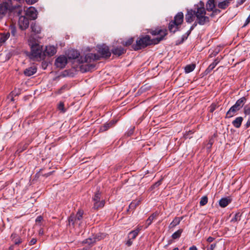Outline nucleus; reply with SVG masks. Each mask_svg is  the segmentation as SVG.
<instances>
[{
  "instance_id": "f257e3e1",
  "label": "nucleus",
  "mask_w": 250,
  "mask_h": 250,
  "mask_svg": "<svg viewBox=\"0 0 250 250\" xmlns=\"http://www.w3.org/2000/svg\"><path fill=\"white\" fill-rule=\"evenodd\" d=\"M149 33L153 36L159 35L160 37L151 39L148 35L140 36L137 39L136 43L131 46L134 50L137 51L145 48L147 46L158 44L164 40V37L167 34V31L166 29L157 27L155 29L150 30Z\"/></svg>"
},
{
  "instance_id": "f03ea898",
  "label": "nucleus",
  "mask_w": 250,
  "mask_h": 250,
  "mask_svg": "<svg viewBox=\"0 0 250 250\" xmlns=\"http://www.w3.org/2000/svg\"><path fill=\"white\" fill-rule=\"evenodd\" d=\"M206 11L204 2L200 1L195 5L194 9L188 10L186 14L185 20L188 23L192 22L196 18L198 23L201 25L205 24L209 21V18L206 16Z\"/></svg>"
},
{
  "instance_id": "7ed1b4c3",
  "label": "nucleus",
  "mask_w": 250,
  "mask_h": 250,
  "mask_svg": "<svg viewBox=\"0 0 250 250\" xmlns=\"http://www.w3.org/2000/svg\"><path fill=\"white\" fill-rule=\"evenodd\" d=\"M98 54L95 53H88L83 58L81 57V62H91L92 61L99 60L100 58H108L111 56V52L109 51L108 46L105 44L97 46Z\"/></svg>"
},
{
  "instance_id": "20e7f679",
  "label": "nucleus",
  "mask_w": 250,
  "mask_h": 250,
  "mask_svg": "<svg viewBox=\"0 0 250 250\" xmlns=\"http://www.w3.org/2000/svg\"><path fill=\"white\" fill-rule=\"evenodd\" d=\"M19 7V5H13L12 0H5L0 3V20L6 15L8 11L11 12Z\"/></svg>"
},
{
  "instance_id": "39448f33",
  "label": "nucleus",
  "mask_w": 250,
  "mask_h": 250,
  "mask_svg": "<svg viewBox=\"0 0 250 250\" xmlns=\"http://www.w3.org/2000/svg\"><path fill=\"white\" fill-rule=\"evenodd\" d=\"M31 56L32 57L38 60L44 59L45 53H43L42 46L38 43L33 44L31 47Z\"/></svg>"
},
{
  "instance_id": "423d86ee",
  "label": "nucleus",
  "mask_w": 250,
  "mask_h": 250,
  "mask_svg": "<svg viewBox=\"0 0 250 250\" xmlns=\"http://www.w3.org/2000/svg\"><path fill=\"white\" fill-rule=\"evenodd\" d=\"M101 194L99 190L96 192L92 198L93 202V209L98 210L103 208L105 204L104 200L101 199Z\"/></svg>"
},
{
  "instance_id": "0eeeda50",
  "label": "nucleus",
  "mask_w": 250,
  "mask_h": 250,
  "mask_svg": "<svg viewBox=\"0 0 250 250\" xmlns=\"http://www.w3.org/2000/svg\"><path fill=\"white\" fill-rule=\"evenodd\" d=\"M83 215V211L82 210H79L76 214H71L68 218L69 225L71 224L73 227L76 225L80 226L82 223Z\"/></svg>"
},
{
  "instance_id": "6e6552de",
  "label": "nucleus",
  "mask_w": 250,
  "mask_h": 250,
  "mask_svg": "<svg viewBox=\"0 0 250 250\" xmlns=\"http://www.w3.org/2000/svg\"><path fill=\"white\" fill-rule=\"evenodd\" d=\"M67 63L66 57L64 56H60L56 59L55 64L57 67L62 69L65 66Z\"/></svg>"
},
{
  "instance_id": "1a4fd4ad",
  "label": "nucleus",
  "mask_w": 250,
  "mask_h": 250,
  "mask_svg": "<svg viewBox=\"0 0 250 250\" xmlns=\"http://www.w3.org/2000/svg\"><path fill=\"white\" fill-rule=\"evenodd\" d=\"M18 23L20 28L22 30H24L29 26V20L25 16H21L19 17Z\"/></svg>"
},
{
  "instance_id": "9d476101",
  "label": "nucleus",
  "mask_w": 250,
  "mask_h": 250,
  "mask_svg": "<svg viewBox=\"0 0 250 250\" xmlns=\"http://www.w3.org/2000/svg\"><path fill=\"white\" fill-rule=\"evenodd\" d=\"M246 99L245 97H242L238 100L235 104L232 106L229 109H240L243 107L246 102Z\"/></svg>"
},
{
  "instance_id": "9b49d317",
  "label": "nucleus",
  "mask_w": 250,
  "mask_h": 250,
  "mask_svg": "<svg viewBox=\"0 0 250 250\" xmlns=\"http://www.w3.org/2000/svg\"><path fill=\"white\" fill-rule=\"evenodd\" d=\"M126 49L121 46L114 47L111 49V53L119 57L126 52Z\"/></svg>"
},
{
  "instance_id": "f8f14e48",
  "label": "nucleus",
  "mask_w": 250,
  "mask_h": 250,
  "mask_svg": "<svg viewBox=\"0 0 250 250\" xmlns=\"http://www.w3.org/2000/svg\"><path fill=\"white\" fill-rule=\"evenodd\" d=\"M57 52V48L53 45L46 46L45 50L43 51L45 53V56L46 55L49 56H52L55 55Z\"/></svg>"
},
{
  "instance_id": "ddd939ff",
  "label": "nucleus",
  "mask_w": 250,
  "mask_h": 250,
  "mask_svg": "<svg viewBox=\"0 0 250 250\" xmlns=\"http://www.w3.org/2000/svg\"><path fill=\"white\" fill-rule=\"evenodd\" d=\"M26 14L33 20L36 19L37 17V10L33 7H30L27 10Z\"/></svg>"
},
{
  "instance_id": "4468645a",
  "label": "nucleus",
  "mask_w": 250,
  "mask_h": 250,
  "mask_svg": "<svg viewBox=\"0 0 250 250\" xmlns=\"http://www.w3.org/2000/svg\"><path fill=\"white\" fill-rule=\"evenodd\" d=\"M183 216L180 217H175L173 220V221L169 225V229H173L176 226L180 224V222L183 220Z\"/></svg>"
},
{
  "instance_id": "2eb2a0df",
  "label": "nucleus",
  "mask_w": 250,
  "mask_h": 250,
  "mask_svg": "<svg viewBox=\"0 0 250 250\" xmlns=\"http://www.w3.org/2000/svg\"><path fill=\"white\" fill-rule=\"evenodd\" d=\"M11 240L14 243V245H19L22 242V239L16 233H13L11 235Z\"/></svg>"
},
{
  "instance_id": "dca6fc26",
  "label": "nucleus",
  "mask_w": 250,
  "mask_h": 250,
  "mask_svg": "<svg viewBox=\"0 0 250 250\" xmlns=\"http://www.w3.org/2000/svg\"><path fill=\"white\" fill-rule=\"evenodd\" d=\"M37 70L36 66H31L25 69L24 71V74L26 76H31L36 73Z\"/></svg>"
},
{
  "instance_id": "f3484780",
  "label": "nucleus",
  "mask_w": 250,
  "mask_h": 250,
  "mask_svg": "<svg viewBox=\"0 0 250 250\" xmlns=\"http://www.w3.org/2000/svg\"><path fill=\"white\" fill-rule=\"evenodd\" d=\"M10 33L9 32H4L0 33V46L6 41L10 37Z\"/></svg>"
},
{
  "instance_id": "a211bd4d",
  "label": "nucleus",
  "mask_w": 250,
  "mask_h": 250,
  "mask_svg": "<svg viewBox=\"0 0 250 250\" xmlns=\"http://www.w3.org/2000/svg\"><path fill=\"white\" fill-rule=\"evenodd\" d=\"M220 60L218 59V58H217L214 62L211 63L208 67L206 69L205 71L206 74H208L217 65V64L219 62Z\"/></svg>"
},
{
  "instance_id": "6ab92c4d",
  "label": "nucleus",
  "mask_w": 250,
  "mask_h": 250,
  "mask_svg": "<svg viewBox=\"0 0 250 250\" xmlns=\"http://www.w3.org/2000/svg\"><path fill=\"white\" fill-rule=\"evenodd\" d=\"M67 56L69 59H76L80 56V53L76 50L72 49L68 51Z\"/></svg>"
},
{
  "instance_id": "aec40b11",
  "label": "nucleus",
  "mask_w": 250,
  "mask_h": 250,
  "mask_svg": "<svg viewBox=\"0 0 250 250\" xmlns=\"http://www.w3.org/2000/svg\"><path fill=\"white\" fill-rule=\"evenodd\" d=\"M179 25L175 21H171L168 25V29L170 32L175 33L179 29Z\"/></svg>"
},
{
  "instance_id": "412c9836",
  "label": "nucleus",
  "mask_w": 250,
  "mask_h": 250,
  "mask_svg": "<svg viewBox=\"0 0 250 250\" xmlns=\"http://www.w3.org/2000/svg\"><path fill=\"white\" fill-rule=\"evenodd\" d=\"M184 14L182 12H179L174 17L173 21H175V22L179 25H181L183 21Z\"/></svg>"
},
{
  "instance_id": "4be33fe9",
  "label": "nucleus",
  "mask_w": 250,
  "mask_h": 250,
  "mask_svg": "<svg viewBox=\"0 0 250 250\" xmlns=\"http://www.w3.org/2000/svg\"><path fill=\"white\" fill-rule=\"evenodd\" d=\"M116 123V121H111L109 123L104 124V125L101 127L100 131L104 132L107 130L109 128L113 126Z\"/></svg>"
},
{
  "instance_id": "5701e85b",
  "label": "nucleus",
  "mask_w": 250,
  "mask_h": 250,
  "mask_svg": "<svg viewBox=\"0 0 250 250\" xmlns=\"http://www.w3.org/2000/svg\"><path fill=\"white\" fill-rule=\"evenodd\" d=\"M158 213L157 212L153 213L146 220V227L147 228L152 222L153 220L157 218Z\"/></svg>"
},
{
  "instance_id": "b1692460",
  "label": "nucleus",
  "mask_w": 250,
  "mask_h": 250,
  "mask_svg": "<svg viewBox=\"0 0 250 250\" xmlns=\"http://www.w3.org/2000/svg\"><path fill=\"white\" fill-rule=\"evenodd\" d=\"M231 202V200L228 198H221L219 202V206L222 208H225L227 207Z\"/></svg>"
},
{
  "instance_id": "393cba45",
  "label": "nucleus",
  "mask_w": 250,
  "mask_h": 250,
  "mask_svg": "<svg viewBox=\"0 0 250 250\" xmlns=\"http://www.w3.org/2000/svg\"><path fill=\"white\" fill-rule=\"evenodd\" d=\"M141 229L139 228H138L137 229H135V230H132L130 231L128 234V238H130L131 239H135L137 236L138 235L139 231H140Z\"/></svg>"
},
{
  "instance_id": "a878e982",
  "label": "nucleus",
  "mask_w": 250,
  "mask_h": 250,
  "mask_svg": "<svg viewBox=\"0 0 250 250\" xmlns=\"http://www.w3.org/2000/svg\"><path fill=\"white\" fill-rule=\"evenodd\" d=\"M215 7V0H208L206 4V9L208 11H213Z\"/></svg>"
},
{
  "instance_id": "bb28decb",
  "label": "nucleus",
  "mask_w": 250,
  "mask_h": 250,
  "mask_svg": "<svg viewBox=\"0 0 250 250\" xmlns=\"http://www.w3.org/2000/svg\"><path fill=\"white\" fill-rule=\"evenodd\" d=\"M243 121V118L241 117H239L236 118L232 123L233 125L236 127L239 128L241 125L242 122Z\"/></svg>"
},
{
  "instance_id": "cd10ccee",
  "label": "nucleus",
  "mask_w": 250,
  "mask_h": 250,
  "mask_svg": "<svg viewBox=\"0 0 250 250\" xmlns=\"http://www.w3.org/2000/svg\"><path fill=\"white\" fill-rule=\"evenodd\" d=\"M141 200H135L133 201L129 206V209L131 210H134L141 203Z\"/></svg>"
},
{
  "instance_id": "c85d7f7f",
  "label": "nucleus",
  "mask_w": 250,
  "mask_h": 250,
  "mask_svg": "<svg viewBox=\"0 0 250 250\" xmlns=\"http://www.w3.org/2000/svg\"><path fill=\"white\" fill-rule=\"evenodd\" d=\"M31 28L32 29V31L36 34H39L41 31V27L39 25L36 24V23L31 24Z\"/></svg>"
},
{
  "instance_id": "c756f323",
  "label": "nucleus",
  "mask_w": 250,
  "mask_h": 250,
  "mask_svg": "<svg viewBox=\"0 0 250 250\" xmlns=\"http://www.w3.org/2000/svg\"><path fill=\"white\" fill-rule=\"evenodd\" d=\"M183 231V229H179L177 231H176L174 233H173L171 237L173 239L175 240L181 237V235Z\"/></svg>"
},
{
  "instance_id": "7c9ffc66",
  "label": "nucleus",
  "mask_w": 250,
  "mask_h": 250,
  "mask_svg": "<svg viewBox=\"0 0 250 250\" xmlns=\"http://www.w3.org/2000/svg\"><path fill=\"white\" fill-rule=\"evenodd\" d=\"M195 68V64H190L186 65L185 67V71L186 73L192 72Z\"/></svg>"
},
{
  "instance_id": "2f4dec72",
  "label": "nucleus",
  "mask_w": 250,
  "mask_h": 250,
  "mask_svg": "<svg viewBox=\"0 0 250 250\" xmlns=\"http://www.w3.org/2000/svg\"><path fill=\"white\" fill-rule=\"evenodd\" d=\"M229 4V2L228 0H224L218 3V6L219 8L225 9H226Z\"/></svg>"
},
{
  "instance_id": "473e14b6",
  "label": "nucleus",
  "mask_w": 250,
  "mask_h": 250,
  "mask_svg": "<svg viewBox=\"0 0 250 250\" xmlns=\"http://www.w3.org/2000/svg\"><path fill=\"white\" fill-rule=\"evenodd\" d=\"M134 42V38H130L128 39L126 41H123L121 43L125 46H129V45L132 44Z\"/></svg>"
},
{
  "instance_id": "72a5a7b5",
  "label": "nucleus",
  "mask_w": 250,
  "mask_h": 250,
  "mask_svg": "<svg viewBox=\"0 0 250 250\" xmlns=\"http://www.w3.org/2000/svg\"><path fill=\"white\" fill-rule=\"evenodd\" d=\"M241 214L240 213H236L230 220L231 223H236L240 220Z\"/></svg>"
},
{
  "instance_id": "f704fd0d",
  "label": "nucleus",
  "mask_w": 250,
  "mask_h": 250,
  "mask_svg": "<svg viewBox=\"0 0 250 250\" xmlns=\"http://www.w3.org/2000/svg\"><path fill=\"white\" fill-rule=\"evenodd\" d=\"M208 201V198L207 196H204L202 197L201 199V200L200 201V205L201 206H203L206 205Z\"/></svg>"
},
{
  "instance_id": "c9c22d12",
  "label": "nucleus",
  "mask_w": 250,
  "mask_h": 250,
  "mask_svg": "<svg viewBox=\"0 0 250 250\" xmlns=\"http://www.w3.org/2000/svg\"><path fill=\"white\" fill-rule=\"evenodd\" d=\"M96 239H97L98 240H100V239H99L98 238H94V239L89 238L86 239L84 241V243L86 244H88L89 245L92 244L96 242Z\"/></svg>"
},
{
  "instance_id": "e433bc0d",
  "label": "nucleus",
  "mask_w": 250,
  "mask_h": 250,
  "mask_svg": "<svg viewBox=\"0 0 250 250\" xmlns=\"http://www.w3.org/2000/svg\"><path fill=\"white\" fill-rule=\"evenodd\" d=\"M17 95V93H15L14 91H12L8 96L7 100L9 102H13L14 101V96Z\"/></svg>"
},
{
  "instance_id": "4c0bfd02",
  "label": "nucleus",
  "mask_w": 250,
  "mask_h": 250,
  "mask_svg": "<svg viewBox=\"0 0 250 250\" xmlns=\"http://www.w3.org/2000/svg\"><path fill=\"white\" fill-rule=\"evenodd\" d=\"M162 179H161L160 180H159L158 181H157V182H156L154 184H153V185H152L150 187V188L151 190L158 187L160 185H161L162 184Z\"/></svg>"
},
{
  "instance_id": "58836bf2",
  "label": "nucleus",
  "mask_w": 250,
  "mask_h": 250,
  "mask_svg": "<svg viewBox=\"0 0 250 250\" xmlns=\"http://www.w3.org/2000/svg\"><path fill=\"white\" fill-rule=\"evenodd\" d=\"M237 110H228L227 114L226 117L227 118H230L234 115Z\"/></svg>"
},
{
  "instance_id": "ea45409f",
  "label": "nucleus",
  "mask_w": 250,
  "mask_h": 250,
  "mask_svg": "<svg viewBox=\"0 0 250 250\" xmlns=\"http://www.w3.org/2000/svg\"><path fill=\"white\" fill-rule=\"evenodd\" d=\"M214 142V139L213 136H212L210 138H209L208 140V142L207 144V147L208 148H210L211 147L212 145Z\"/></svg>"
},
{
  "instance_id": "a19ab883",
  "label": "nucleus",
  "mask_w": 250,
  "mask_h": 250,
  "mask_svg": "<svg viewBox=\"0 0 250 250\" xmlns=\"http://www.w3.org/2000/svg\"><path fill=\"white\" fill-rule=\"evenodd\" d=\"M11 33L12 36H15L16 34V28L14 26L10 27Z\"/></svg>"
},
{
  "instance_id": "79ce46f5",
  "label": "nucleus",
  "mask_w": 250,
  "mask_h": 250,
  "mask_svg": "<svg viewBox=\"0 0 250 250\" xmlns=\"http://www.w3.org/2000/svg\"><path fill=\"white\" fill-rule=\"evenodd\" d=\"M58 109H64V104L62 102H60L58 106Z\"/></svg>"
},
{
  "instance_id": "37998d69",
  "label": "nucleus",
  "mask_w": 250,
  "mask_h": 250,
  "mask_svg": "<svg viewBox=\"0 0 250 250\" xmlns=\"http://www.w3.org/2000/svg\"><path fill=\"white\" fill-rule=\"evenodd\" d=\"M216 243L212 244L210 245L209 247L208 248L207 250H213L216 247Z\"/></svg>"
},
{
  "instance_id": "c03bdc74",
  "label": "nucleus",
  "mask_w": 250,
  "mask_h": 250,
  "mask_svg": "<svg viewBox=\"0 0 250 250\" xmlns=\"http://www.w3.org/2000/svg\"><path fill=\"white\" fill-rule=\"evenodd\" d=\"M37 242V239L36 238H32L30 241L29 242V245L30 246L33 245L35 244Z\"/></svg>"
},
{
  "instance_id": "a18cd8bd",
  "label": "nucleus",
  "mask_w": 250,
  "mask_h": 250,
  "mask_svg": "<svg viewBox=\"0 0 250 250\" xmlns=\"http://www.w3.org/2000/svg\"><path fill=\"white\" fill-rule=\"evenodd\" d=\"M132 240H133V239H131L130 238H129V239L126 242V245L128 247L131 246L132 245V243H133V241Z\"/></svg>"
},
{
  "instance_id": "49530a36",
  "label": "nucleus",
  "mask_w": 250,
  "mask_h": 250,
  "mask_svg": "<svg viewBox=\"0 0 250 250\" xmlns=\"http://www.w3.org/2000/svg\"><path fill=\"white\" fill-rule=\"evenodd\" d=\"M43 220V217L41 216H38L36 219V223H40L42 222V221Z\"/></svg>"
},
{
  "instance_id": "de8ad7c7",
  "label": "nucleus",
  "mask_w": 250,
  "mask_h": 250,
  "mask_svg": "<svg viewBox=\"0 0 250 250\" xmlns=\"http://www.w3.org/2000/svg\"><path fill=\"white\" fill-rule=\"evenodd\" d=\"M219 107V105H217L215 103H212L210 106V109H215Z\"/></svg>"
},
{
  "instance_id": "09e8293b",
  "label": "nucleus",
  "mask_w": 250,
  "mask_h": 250,
  "mask_svg": "<svg viewBox=\"0 0 250 250\" xmlns=\"http://www.w3.org/2000/svg\"><path fill=\"white\" fill-rule=\"evenodd\" d=\"M250 22V15H249L248 16V17L247 18V19L245 21V23L243 25L242 27H245L247 24H248Z\"/></svg>"
},
{
  "instance_id": "8fccbe9b",
  "label": "nucleus",
  "mask_w": 250,
  "mask_h": 250,
  "mask_svg": "<svg viewBox=\"0 0 250 250\" xmlns=\"http://www.w3.org/2000/svg\"><path fill=\"white\" fill-rule=\"evenodd\" d=\"M134 127H133L132 128H131L130 130H129L126 133L127 136H131L133 133V132H134Z\"/></svg>"
},
{
  "instance_id": "3c124183",
  "label": "nucleus",
  "mask_w": 250,
  "mask_h": 250,
  "mask_svg": "<svg viewBox=\"0 0 250 250\" xmlns=\"http://www.w3.org/2000/svg\"><path fill=\"white\" fill-rule=\"evenodd\" d=\"M38 0H26V2L29 4H33L36 2Z\"/></svg>"
},
{
  "instance_id": "603ef678",
  "label": "nucleus",
  "mask_w": 250,
  "mask_h": 250,
  "mask_svg": "<svg viewBox=\"0 0 250 250\" xmlns=\"http://www.w3.org/2000/svg\"><path fill=\"white\" fill-rule=\"evenodd\" d=\"M214 239H215V238L209 236L207 238V241L208 243H211L212 242H213L214 240Z\"/></svg>"
},
{
  "instance_id": "864d4df0",
  "label": "nucleus",
  "mask_w": 250,
  "mask_h": 250,
  "mask_svg": "<svg viewBox=\"0 0 250 250\" xmlns=\"http://www.w3.org/2000/svg\"><path fill=\"white\" fill-rule=\"evenodd\" d=\"M197 24H198V22L197 21V20H196V21L194 22V23L190 27V30H191V31L192 30H193V29L197 26Z\"/></svg>"
},
{
  "instance_id": "5fc2aeb1",
  "label": "nucleus",
  "mask_w": 250,
  "mask_h": 250,
  "mask_svg": "<svg viewBox=\"0 0 250 250\" xmlns=\"http://www.w3.org/2000/svg\"><path fill=\"white\" fill-rule=\"evenodd\" d=\"M188 36H186V35H184L182 37V41L181 42H179V43L183 42L185 40H186L188 38Z\"/></svg>"
},
{
  "instance_id": "6e6d98bb",
  "label": "nucleus",
  "mask_w": 250,
  "mask_h": 250,
  "mask_svg": "<svg viewBox=\"0 0 250 250\" xmlns=\"http://www.w3.org/2000/svg\"><path fill=\"white\" fill-rule=\"evenodd\" d=\"M189 250H198V249L195 246H192L189 248Z\"/></svg>"
},
{
  "instance_id": "4d7b16f0",
  "label": "nucleus",
  "mask_w": 250,
  "mask_h": 250,
  "mask_svg": "<svg viewBox=\"0 0 250 250\" xmlns=\"http://www.w3.org/2000/svg\"><path fill=\"white\" fill-rule=\"evenodd\" d=\"M39 233L40 235H42L43 234V229L42 228L40 229L39 231Z\"/></svg>"
},
{
  "instance_id": "13d9d810",
  "label": "nucleus",
  "mask_w": 250,
  "mask_h": 250,
  "mask_svg": "<svg viewBox=\"0 0 250 250\" xmlns=\"http://www.w3.org/2000/svg\"><path fill=\"white\" fill-rule=\"evenodd\" d=\"M14 247H15V245H11L9 248V250H14Z\"/></svg>"
},
{
  "instance_id": "bf43d9fd",
  "label": "nucleus",
  "mask_w": 250,
  "mask_h": 250,
  "mask_svg": "<svg viewBox=\"0 0 250 250\" xmlns=\"http://www.w3.org/2000/svg\"><path fill=\"white\" fill-rule=\"evenodd\" d=\"M191 30H190V29L186 33V36H187L188 37L190 35V33H191Z\"/></svg>"
},
{
  "instance_id": "052dcab7",
  "label": "nucleus",
  "mask_w": 250,
  "mask_h": 250,
  "mask_svg": "<svg viewBox=\"0 0 250 250\" xmlns=\"http://www.w3.org/2000/svg\"><path fill=\"white\" fill-rule=\"evenodd\" d=\"M90 67H94V66H93V65H90V66H88V68H85V69L84 71H89V69H90Z\"/></svg>"
},
{
  "instance_id": "680f3d73",
  "label": "nucleus",
  "mask_w": 250,
  "mask_h": 250,
  "mask_svg": "<svg viewBox=\"0 0 250 250\" xmlns=\"http://www.w3.org/2000/svg\"><path fill=\"white\" fill-rule=\"evenodd\" d=\"M81 250H89V248H88V247H85V248H83Z\"/></svg>"
},
{
  "instance_id": "e2e57ef3",
  "label": "nucleus",
  "mask_w": 250,
  "mask_h": 250,
  "mask_svg": "<svg viewBox=\"0 0 250 250\" xmlns=\"http://www.w3.org/2000/svg\"><path fill=\"white\" fill-rule=\"evenodd\" d=\"M247 126H249L250 125V120L249 119L247 123Z\"/></svg>"
},
{
  "instance_id": "0e129e2a",
  "label": "nucleus",
  "mask_w": 250,
  "mask_h": 250,
  "mask_svg": "<svg viewBox=\"0 0 250 250\" xmlns=\"http://www.w3.org/2000/svg\"><path fill=\"white\" fill-rule=\"evenodd\" d=\"M220 12V10H218V9H215V10L213 11V12H214V13H217V12Z\"/></svg>"
},
{
  "instance_id": "69168bd1",
  "label": "nucleus",
  "mask_w": 250,
  "mask_h": 250,
  "mask_svg": "<svg viewBox=\"0 0 250 250\" xmlns=\"http://www.w3.org/2000/svg\"><path fill=\"white\" fill-rule=\"evenodd\" d=\"M244 2V1L242 0L240 2H238V4L240 5Z\"/></svg>"
},
{
  "instance_id": "338daca9",
  "label": "nucleus",
  "mask_w": 250,
  "mask_h": 250,
  "mask_svg": "<svg viewBox=\"0 0 250 250\" xmlns=\"http://www.w3.org/2000/svg\"><path fill=\"white\" fill-rule=\"evenodd\" d=\"M245 111L246 113H249V112H250V110H245Z\"/></svg>"
},
{
  "instance_id": "774afa93",
  "label": "nucleus",
  "mask_w": 250,
  "mask_h": 250,
  "mask_svg": "<svg viewBox=\"0 0 250 250\" xmlns=\"http://www.w3.org/2000/svg\"><path fill=\"white\" fill-rule=\"evenodd\" d=\"M179 250V249L178 248H175L173 250Z\"/></svg>"
}]
</instances>
